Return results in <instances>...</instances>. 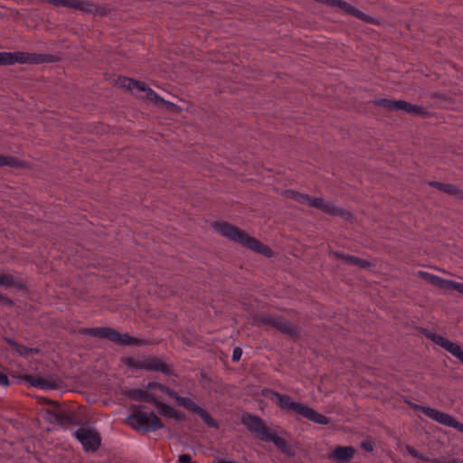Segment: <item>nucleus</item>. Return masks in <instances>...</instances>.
<instances>
[{"label": "nucleus", "instance_id": "obj_19", "mask_svg": "<svg viewBox=\"0 0 463 463\" xmlns=\"http://www.w3.org/2000/svg\"><path fill=\"white\" fill-rule=\"evenodd\" d=\"M429 184L431 187L437 188L440 192L446 193L448 194L453 195L460 200H463V190L458 188L456 185L452 184H445L437 181H430Z\"/></svg>", "mask_w": 463, "mask_h": 463}, {"label": "nucleus", "instance_id": "obj_1", "mask_svg": "<svg viewBox=\"0 0 463 463\" xmlns=\"http://www.w3.org/2000/svg\"><path fill=\"white\" fill-rule=\"evenodd\" d=\"M212 226L222 236L232 242L265 257L270 258L273 256V250L269 246L228 222H216Z\"/></svg>", "mask_w": 463, "mask_h": 463}, {"label": "nucleus", "instance_id": "obj_28", "mask_svg": "<svg viewBox=\"0 0 463 463\" xmlns=\"http://www.w3.org/2000/svg\"><path fill=\"white\" fill-rule=\"evenodd\" d=\"M373 104L383 107L391 111H397V100L389 99H379L373 101Z\"/></svg>", "mask_w": 463, "mask_h": 463}, {"label": "nucleus", "instance_id": "obj_38", "mask_svg": "<svg viewBox=\"0 0 463 463\" xmlns=\"http://www.w3.org/2000/svg\"><path fill=\"white\" fill-rule=\"evenodd\" d=\"M142 361H136L135 359L133 358H127L126 359V364H128V366H131V367H135L137 369H140L137 364H140Z\"/></svg>", "mask_w": 463, "mask_h": 463}, {"label": "nucleus", "instance_id": "obj_36", "mask_svg": "<svg viewBox=\"0 0 463 463\" xmlns=\"http://www.w3.org/2000/svg\"><path fill=\"white\" fill-rule=\"evenodd\" d=\"M0 385L5 386V387L10 385V381H9L7 375L1 372H0Z\"/></svg>", "mask_w": 463, "mask_h": 463}, {"label": "nucleus", "instance_id": "obj_35", "mask_svg": "<svg viewBox=\"0 0 463 463\" xmlns=\"http://www.w3.org/2000/svg\"><path fill=\"white\" fill-rule=\"evenodd\" d=\"M0 302L5 306L12 307L14 305V301L0 293Z\"/></svg>", "mask_w": 463, "mask_h": 463}, {"label": "nucleus", "instance_id": "obj_18", "mask_svg": "<svg viewBox=\"0 0 463 463\" xmlns=\"http://www.w3.org/2000/svg\"><path fill=\"white\" fill-rule=\"evenodd\" d=\"M263 441L273 442L281 452L288 456L294 455V451L288 443V441L284 438H281L276 435L275 433L271 432V430L269 432L268 435H266L265 438H263Z\"/></svg>", "mask_w": 463, "mask_h": 463}, {"label": "nucleus", "instance_id": "obj_9", "mask_svg": "<svg viewBox=\"0 0 463 463\" xmlns=\"http://www.w3.org/2000/svg\"><path fill=\"white\" fill-rule=\"evenodd\" d=\"M241 422L249 431L254 433L262 441L263 438H265L270 431L260 417L249 412H244L241 415Z\"/></svg>", "mask_w": 463, "mask_h": 463}, {"label": "nucleus", "instance_id": "obj_24", "mask_svg": "<svg viewBox=\"0 0 463 463\" xmlns=\"http://www.w3.org/2000/svg\"><path fill=\"white\" fill-rule=\"evenodd\" d=\"M0 286L17 288H23L24 287L21 279H16L11 274H0Z\"/></svg>", "mask_w": 463, "mask_h": 463}, {"label": "nucleus", "instance_id": "obj_11", "mask_svg": "<svg viewBox=\"0 0 463 463\" xmlns=\"http://www.w3.org/2000/svg\"><path fill=\"white\" fill-rule=\"evenodd\" d=\"M137 366L140 369L146 371L161 372L165 375L173 374L172 367L165 364L160 358L156 356H150L145 360H142V362L138 364Z\"/></svg>", "mask_w": 463, "mask_h": 463}, {"label": "nucleus", "instance_id": "obj_3", "mask_svg": "<svg viewBox=\"0 0 463 463\" xmlns=\"http://www.w3.org/2000/svg\"><path fill=\"white\" fill-rule=\"evenodd\" d=\"M284 195L287 198H290L299 203L307 204L311 207L319 209L329 215L339 216L345 221L351 220L353 217V214L350 212L337 207L320 197H311L307 194H302L291 189L285 190Z\"/></svg>", "mask_w": 463, "mask_h": 463}, {"label": "nucleus", "instance_id": "obj_43", "mask_svg": "<svg viewBox=\"0 0 463 463\" xmlns=\"http://www.w3.org/2000/svg\"><path fill=\"white\" fill-rule=\"evenodd\" d=\"M457 358L460 360V362L463 364V349L456 355Z\"/></svg>", "mask_w": 463, "mask_h": 463}, {"label": "nucleus", "instance_id": "obj_34", "mask_svg": "<svg viewBox=\"0 0 463 463\" xmlns=\"http://www.w3.org/2000/svg\"><path fill=\"white\" fill-rule=\"evenodd\" d=\"M242 350L240 347H235L232 352V361L237 362L241 359Z\"/></svg>", "mask_w": 463, "mask_h": 463}, {"label": "nucleus", "instance_id": "obj_41", "mask_svg": "<svg viewBox=\"0 0 463 463\" xmlns=\"http://www.w3.org/2000/svg\"><path fill=\"white\" fill-rule=\"evenodd\" d=\"M172 418H175L176 420H182L183 414L181 412H178L177 411H175V416H172Z\"/></svg>", "mask_w": 463, "mask_h": 463}, {"label": "nucleus", "instance_id": "obj_46", "mask_svg": "<svg viewBox=\"0 0 463 463\" xmlns=\"http://www.w3.org/2000/svg\"><path fill=\"white\" fill-rule=\"evenodd\" d=\"M24 350L27 351V348L25 346H23V349H22V351H20V354H23V352H24ZM25 354H27V352H25Z\"/></svg>", "mask_w": 463, "mask_h": 463}, {"label": "nucleus", "instance_id": "obj_47", "mask_svg": "<svg viewBox=\"0 0 463 463\" xmlns=\"http://www.w3.org/2000/svg\"><path fill=\"white\" fill-rule=\"evenodd\" d=\"M433 463H439V461L438 459H434L432 460Z\"/></svg>", "mask_w": 463, "mask_h": 463}, {"label": "nucleus", "instance_id": "obj_14", "mask_svg": "<svg viewBox=\"0 0 463 463\" xmlns=\"http://www.w3.org/2000/svg\"><path fill=\"white\" fill-rule=\"evenodd\" d=\"M424 335L428 339H430L436 345L441 346L442 348H444L446 351L449 352L454 356L458 355V354L462 349L458 344L453 343L439 335H436V334L429 332V331H426L424 333Z\"/></svg>", "mask_w": 463, "mask_h": 463}, {"label": "nucleus", "instance_id": "obj_7", "mask_svg": "<svg viewBox=\"0 0 463 463\" xmlns=\"http://www.w3.org/2000/svg\"><path fill=\"white\" fill-rule=\"evenodd\" d=\"M47 402L53 406L52 410L47 411L49 415L48 420L52 424H56L62 428H68L70 426L79 424V420L75 413L61 410L56 402L48 401Z\"/></svg>", "mask_w": 463, "mask_h": 463}, {"label": "nucleus", "instance_id": "obj_25", "mask_svg": "<svg viewBox=\"0 0 463 463\" xmlns=\"http://www.w3.org/2000/svg\"><path fill=\"white\" fill-rule=\"evenodd\" d=\"M0 165H8L16 168H27V163L11 156H1L0 155Z\"/></svg>", "mask_w": 463, "mask_h": 463}, {"label": "nucleus", "instance_id": "obj_21", "mask_svg": "<svg viewBox=\"0 0 463 463\" xmlns=\"http://www.w3.org/2000/svg\"><path fill=\"white\" fill-rule=\"evenodd\" d=\"M337 259L345 261L347 264L357 266L363 269L371 267V262L353 255L344 254L338 251L333 253Z\"/></svg>", "mask_w": 463, "mask_h": 463}, {"label": "nucleus", "instance_id": "obj_4", "mask_svg": "<svg viewBox=\"0 0 463 463\" xmlns=\"http://www.w3.org/2000/svg\"><path fill=\"white\" fill-rule=\"evenodd\" d=\"M270 393L272 394V397H275L277 399L276 403L281 410H290L303 416L304 418L320 425L329 424V418L317 412L313 408L307 405L293 402L289 395L280 394L279 392L275 391H270Z\"/></svg>", "mask_w": 463, "mask_h": 463}, {"label": "nucleus", "instance_id": "obj_39", "mask_svg": "<svg viewBox=\"0 0 463 463\" xmlns=\"http://www.w3.org/2000/svg\"><path fill=\"white\" fill-rule=\"evenodd\" d=\"M200 377H201V381H203L204 383L209 384L212 383L211 377L204 371H202L200 373Z\"/></svg>", "mask_w": 463, "mask_h": 463}, {"label": "nucleus", "instance_id": "obj_20", "mask_svg": "<svg viewBox=\"0 0 463 463\" xmlns=\"http://www.w3.org/2000/svg\"><path fill=\"white\" fill-rule=\"evenodd\" d=\"M278 320V316L269 314L254 315L252 317V324L256 326H267L269 328H275Z\"/></svg>", "mask_w": 463, "mask_h": 463}, {"label": "nucleus", "instance_id": "obj_23", "mask_svg": "<svg viewBox=\"0 0 463 463\" xmlns=\"http://www.w3.org/2000/svg\"><path fill=\"white\" fill-rule=\"evenodd\" d=\"M128 395L132 400L146 402L152 404H155L156 402V398L153 394L141 389L130 390Z\"/></svg>", "mask_w": 463, "mask_h": 463}, {"label": "nucleus", "instance_id": "obj_5", "mask_svg": "<svg viewBox=\"0 0 463 463\" xmlns=\"http://www.w3.org/2000/svg\"><path fill=\"white\" fill-rule=\"evenodd\" d=\"M132 413L126 419V422L134 430L143 433L156 431L164 427L161 420L155 412L146 413L143 410L145 406L133 405Z\"/></svg>", "mask_w": 463, "mask_h": 463}, {"label": "nucleus", "instance_id": "obj_2", "mask_svg": "<svg viewBox=\"0 0 463 463\" xmlns=\"http://www.w3.org/2000/svg\"><path fill=\"white\" fill-rule=\"evenodd\" d=\"M117 84L123 89L130 90L137 97L146 99L156 108L163 109L169 113L178 114L181 112V108L170 101L165 100L152 89L147 87L144 82L137 81L128 78H118Z\"/></svg>", "mask_w": 463, "mask_h": 463}, {"label": "nucleus", "instance_id": "obj_33", "mask_svg": "<svg viewBox=\"0 0 463 463\" xmlns=\"http://www.w3.org/2000/svg\"><path fill=\"white\" fill-rule=\"evenodd\" d=\"M448 290H456V291L463 294V283L449 280Z\"/></svg>", "mask_w": 463, "mask_h": 463}, {"label": "nucleus", "instance_id": "obj_32", "mask_svg": "<svg viewBox=\"0 0 463 463\" xmlns=\"http://www.w3.org/2000/svg\"><path fill=\"white\" fill-rule=\"evenodd\" d=\"M405 449L407 450V452L411 455L413 458H418L423 462H430V459L426 457L425 455H423L422 453H420V451H418L414 447L411 446V445H406L405 446Z\"/></svg>", "mask_w": 463, "mask_h": 463}, {"label": "nucleus", "instance_id": "obj_42", "mask_svg": "<svg viewBox=\"0 0 463 463\" xmlns=\"http://www.w3.org/2000/svg\"><path fill=\"white\" fill-rule=\"evenodd\" d=\"M364 448L367 450V451H372L373 449V446L372 444H364Z\"/></svg>", "mask_w": 463, "mask_h": 463}, {"label": "nucleus", "instance_id": "obj_27", "mask_svg": "<svg viewBox=\"0 0 463 463\" xmlns=\"http://www.w3.org/2000/svg\"><path fill=\"white\" fill-rule=\"evenodd\" d=\"M398 110H403L410 114H421L423 112L420 107L404 100H397V111Z\"/></svg>", "mask_w": 463, "mask_h": 463}, {"label": "nucleus", "instance_id": "obj_26", "mask_svg": "<svg viewBox=\"0 0 463 463\" xmlns=\"http://www.w3.org/2000/svg\"><path fill=\"white\" fill-rule=\"evenodd\" d=\"M178 405L184 406L186 410L196 413L200 410V406H198L192 399L185 398L178 395L174 398Z\"/></svg>", "mask_w": 463, "mask_h": 463}, {"label": "nucleus", "instance_id": "obj_22", "mask_svg": "<svg viewBox=\"0 0 463 463\" xmlns=\"http://www.w3.org/2000/svg\"><path fill=\"white\" fill-rule=\"evenodd\" d=\"M419 276L426 282L442 289H448L449 280L439 278L425 271H420Z\"/></svg>", "mask_w": 463, "mask_h": 463}, {"label": "nucleus", "instance_id": "obj_44", "mask_svg": "<svg viewBox=\"0 0 463 463\" xmlns=\"http://www.w3.org/2000/svg\"><path fill=\"white\" fill-rule=\"evenodd\" d=\"M24 350L27 351V348L25 346H23V349H22V351H20V354H23V352H24ZM25 354H27V352H25Z\"/></svg>", "mask_w": 463, "mask_h": 463}, {"label": "nucleus", "instance_id": "obj_16", "mask_svg": "<svg viewBox=\"0 0 463 463\" xmlns=\"http://www.w3.org/2000/svg\"><path fill=\"white\" fill-rule=\"evenodd\" d=\"M354 453L355 449L353 447L337 446L328 454V458L335 459L339 463H346L354 458Z\"/></svg>", "mask_w": 463, "mask_h": 463}, {"label": "nucleus", "instance_id": "obj_31", "mask_svg": "<svg viewBox=\"0 0 463 463\" xmlns=\"http://www.w3.org/2000/svg\"><path fill=\"white\" fill-rule=\"evenodd\" d=\"M198 416L204 421V423L209 427L218 428V424L214 420V419L202 407L196 412Z\"/></svg>", "mask_w": 463, "mask_h": 463}, {"label": "nucleus", "instance_id": "obj_30", "mask_svg": "<svg viewBox=\"0 0 463 463\" xmlns=\"http://www.w3.org/2000/svg\"><path fill=\"white\" fill-rule=\"evenodd\" d=\"M146 388L148 390L155 388L159 389L161 392L166 393L170 398H175L176 396V392L171 390L169 387L159 383L151 382L147 384Z\"/></svg>", "mask_w": 463, "mask_h": 463}, {"label": "nucleus", "instance_id": "obj_45", "mask_svg": "<svg viewBox=\"0 0 463 463\" xmlns=\"http://www.w3.org/2000/svg\"><path fill=\"white\" fill-rule=\"evenodd\" d=\"M24 350L27 351V348L25 346H23V349H22V351H20V354H23V352H24ZM25 354H27V352H25Z\"/></svg>", "mask_w": 463, "mask_h": 463}, {"label": "nucleus", "instance_id": "obj_13", "mask_svg": "<svg viewBox=\"0 0 463 463\" xmlns=\"http://www.w3.org/2000/svg\"><path fill=\"white\" fill-rule=\"evenodd\" d=\"M55 5H61L70 8H76L85 12L99 13L101 12L90 2L85 0H49Z\"/></svg>", "mask_w": 463, "mask_h": 463}, {"label": "nucleus", "instance_id": "obj_6", "mask_svg": "<svg viewBox=\"0 0 463 463\" xmlns=\"http://www.w3.org/2000/svg\"><path fill=\"white\" fill-rule=\"evenodd\" d=\"M79 333L85 335L97 336L99 338H106L115 344L121 345H142L144 340L130 336L128 334H120L112 327H94L87 328L82 327L79 329Z\"/></svg>", "mask_w": 463, "mask_h": 463}, {"label": "nucleus", "instance_id": "obj_15", "mask_svg": "<svg viewBox=\"0 0 463 463\" xmlns=\"http://www.w3.org/2000/svg\"><path fill=\"white\" fill-rule=\"evenodd\" d=\"M22 379L29 383L33 387L41 389H58L61 387V380L56 379H46L43 377H34L33 375H24Z\"/></svg>", "mask_w": 463, "mask_h": 463}, {"label": "nucleus", "instance_id": "obj_12", "mask_svg": "<svg viewBox=\"0 0 463 463\" xmlns=\"http://www.w3.org/2000/svg\"><path fill=\"white\" fill-rule=\"evenodd\" d=\"M275 329H277L279 333L288 335L293 340L298 339L301 335L300 327L292 324L282 316H278Z\"/></svg>", "mask_w": 463, "mask_h": 463}, {"label": "nucleus", "instance_id": "obj_8", "mask_svg": "<svg viewBox=\"0 0 463 463\" xmlns=\"http://www.w3.org/2000/svg\"><path fill=\"white\" fill-rule=\"evenodd\" d=\"M86 452H96L101 444L99 434L92 429L80 427L73 433Z\"/></svg>", "mask_w": 463, "mask_h": 463}, {"label": "nucleus", "instance_id": "obj_37", "mask_svg": "<svg viewBox=\"0 0 463 463\" xmlns=\"http://www.w3.org/2000/svg\"><path fill=\"white\" fill-rule=\"evenodd\" d=\"M179 463H192V457L189 454H182L178 458Z\"/></svg>", "mask_w": 463, "mask_h": 463}, {"label": "nucleus", "instance_id": "obj_29", "mask_svg": "<svg viewBox=\"0 0 463 463\" xmlns=\"http://www.w3.org/2000/svg\"><path fill=\"white\" fill-rule=\"evenodd\" d=\"M154 405L158 409L160 414L169 418H172V416H175V410L171 406L163 403L157 400Z\"/></svg>", "mask_w": 463, "mask_h": 463}, {"label": "nucleus", "instance_id": "obj_40", "mask_svg": "<svg viewBox=\"0 0 463 463\" xmlns=\"http://www.w3.org/2000/svg\"><path fill=\"white\" fill-rule=\"evenodd\" d=\"M456 430L463 433V423L457 420L456 425L454 426Z\"/></svg>", "mask_w": 463, "mask_h": 463}, {"label": "nucleus", "instance_id": "obj_17", "mask_svg": "<svg viewBox=\"0 0 463 463\" xmlns=\"http://www.w3.org/2000/svg\"><path fill=\"white\" fill-rule=\"evenodd\" d=\"M33 61V58L24 52H0V65H10L15 62H30Z\"/></svg>", "mask_w": 463, "mask_h": 463}, {"label": "nucleus", "instance_id": "obj_10", "mask_svg": "<svg viewBox=\"0 0 463 463\" xmlns=\"http://www.w3.org/2000/svg\"><path fill=\"white\" fill-rule=\"evenodd\" d=\"M412 407L414 410L421 411L424 415L445 426L454 428L456 425L457 420L449 414L444 413L434 408L425 407L418 404H413Z\"/></svg>", "mask_w": 463, "mask_h": 463}]
</instances>
